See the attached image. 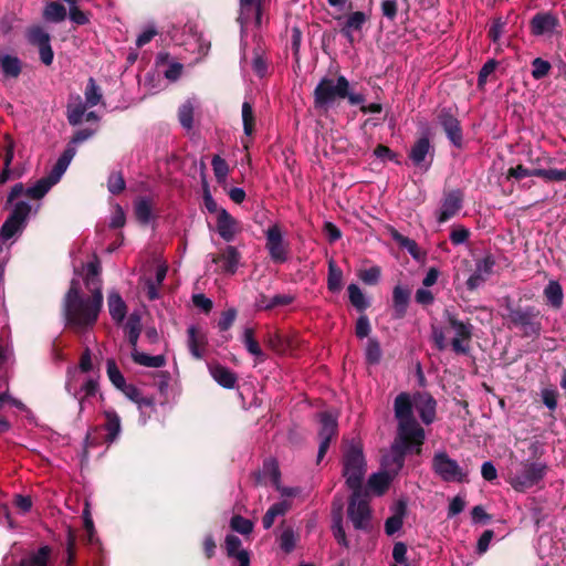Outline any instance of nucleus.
I'll return each instance as SVG.
<instances>
[{
  "label": "nucleus",
  "mask_w": 566,
  "mask_h": 566,
  "mask_svg": "<svg viewBox=\"0 0 566 566\" xmlns=\"http://www.w3.org/2000/svg\"><path fill=\"white\" fill-rule=\"evenodd\" d=\"M395 418L398 421L397 439L391 446L392 473L397 474L405 464L406 453L416 447V453H420V447L424 441V430L413 416V405L408 392H400L394 401Z\"/></svg>",
  "instance_id": "f257e3e1"
},
{
  "label": "nucleus",
  "mask_w": 566,
  "mask_h": 566,
  "mask_svg": "<svg viewBox=\"0 0 566 566\" xmlns=\"http://www.w3.org/2000/svg\"><path fill=\"white\" fill-rule=\"evenodd\" d=\"M103 307V292H91V296L84 297L77 279H72L70 287L62 302L65 324L76 333L92 328Z\"/></svg>",
  "instance_id": "f03ea898"
},
{
  "label": "nucleus",
  "mask_w": 566,
  "mask_h": 566,
  "mask_svg": "<svg viewBox=\"0 0 566 566\" xmlns=\"http://www.w3.org/2000/svg\"><path fill=\"white\" fill-rule=\"evenodd\" d=\"M501 306L505 310L503 318L509 327L518 328L524 337H538L542 332L541 310L535 305L525 304L520 298L514 301L511 296L502 297Z\"/></svg>",
  "instance_id": "7ed1b4c3"
},
{
  "label": "nucleus",
  "mask_w": 566,
  "mask_h": 566,
  "mask_svg": "<svg viewBox=\"0 0 566 566\" xmlns=\"http://www.w3.org/2000/svg\"><path fill=\"white\" fill-rule=\"evenodd\" d=\"M548 472V465L539 460L530 459L518 462L511 468L507 474V482L517 492H526L538 485Z\"/></svg>",
  "instance_id": "20e7f679"
},
{
  "label": "nucleus",
  "mask_w": 566,
  "mask_h": 566,
  "mask_svg": "<svg viewBox=\"0 0 566 566\" xmlns=\"http://www.w3.org/2000/svg\"><path fill=\"white\" fill-rule=\"evenodd\" d=\"M346 88H349V81L344 75L336 80L324 76L313 91V106L321 113L328 112L337 101L345 99Z\"/></svg>",
  "instance_id": "39448f33"
},
{
  "label": "nucleus",
  "mask_w": 566,
  "mask_h": 566,
  "mask_svg": "<svg viewBox=\"0 0 566 566\" xmlns=\"http://www.w3.org/2000/svg\"><path fill=\"white\" fill-rule=\"evenodd\" d=\"M75 154V148L67 146L54 164L50 174L39 179L32 187L27 188L25 196L33 200L42 199L49 190L60 181Z\"/></svg>",
  "instance_id": "423d86ee"
},
{
  "label": "nucleus",
  "mask_w": 566,
  "mask_h": 566,
  "mask_svg": "<svg viewBox=\"0 0 566 566\" xmlns=\"http://www.w3.org/2000/svg\"><path fill=\"white\" fill-rule=\"evenodd\" d=\"M366 461L359 444H350L343 455V476L348 489H364Z\"/></svg>",
  "instance_id": "0eeeda50"
},
{
  "label": "nucleus",
  "mask_w": 566,
  "mask_h": 566,
  "mask_svg": "<svg viewBox=\"0 0 566 566\" xmlns=\"http://www.w3.org/2000/svg\"><path fill=\"white\" fill-rule=\"evenodd\" d=\"M347 516L356 530H367L371 516L368 494L364 489H350Z\"/></svg>",
  "instance_id": "6e6552de"
},
{
  "label": "nucleus",
  "mask_w": 566,
  "mask_h": 566,
  "mask_svg": "<svg viewBox=\"0 0 566 566\" xmlns=\"http://www.w3.org/2000/svg\"><path fill=\"white\" fill-rule=\"evenodd\" d=\"M31 212V206L25 201H18L3 224L0 228V244L22 233L27 227L28 218ZM2 245H0V252Z\"/></svg>",
  "instance_id": "1a4fd4ad"
},
{
  "label": "nucleus",
  "mask_w": 566,
  "mask_h": 566,
  "mask_svg": "<svg viewBox=\"0 0 566 566\" xmlns=\"http://www.w3.org/2000/svg\"><path fill=\"white\" fill-rule=\"evenodd\" d=\"M457 113V108L442 107L437 114V122L450 144L458 149H462L464 147L463 129Z\"/></svg>",
  "instance_id": "9d476101"
},
{
  "label": "nucleus",
  "mask_w": 566,
  "mask_h": 566,
  "mask_svg": "<svg viewBox=\"0 0 566 566\" xmlns=\"http://www.w3.org/2000/svg\"><path fill=\"white\" fill-rule=\"evenodd\" d=\"M432 470L444 482H468V473L444 451L434 453Z\"/></svg>",
  "instance_id": "9b49d317"
},
{
  "label": "nucleus",
  "mask_w": 566,
  "mask_h": 566,
  "mask_svg": "<svg viewBox=\"0 0 566 566\" xmlns=\"http://www.w3.org/2000/svg\"><path fill=\"white\" fill-rule=\"evenodd\" d=\"M449 326L454 331L455 336L451 340L452 350L455 354L467 355L470 352V342L473 336V325L468 321L463 322L457 315L446 312Z\"/></svg>",
  "instance_id": "f8f14e48"
},
{
  "label": "nucleus",
  "mask_w": 566,
  "mask_h": 566,
  "mask_svg": "<svg viewBox=\"0 0 566 566\" xmlns=\"http://www.w3.org/2000/svg\"><path fill=\"white\" fill-rule=\"evenodd\" d=\"M265 249L271 260L276 264L285 263L289 259V244L284 242L279 224L269 227L265 231Z\"/></svg>",
  "instance_id": "ddd939ff"
},
{
  "label": "nucleus",
  "mask_w": 566,
  "mask_h": 566,
  "mask_svg": "<svg viewBox=\"0 0 566 566\" xmlns=\"http://www.w3.org/2000/svg\"><path fill=\"white\" fill-rule=\"evenodd\" d=\"M211 261L219 265V272L233 275L241 261V253L233 245H227L219 253L211 254Z\"/></svg>",
  "instance_id": "4468645a"
},
{
  "label": "nucleus",
  "mask_w": 566,
  "mask_h": 566,
  "mask_svg": "<svg viewBox=\"0 0 566 566\" xmlns=\"http://www.w3.org/2000/svg\"><path fill=\"white\" fill-rule=\"evenodd\" d=\"M495 260L492 255H486L476 261L475 271L468 277L465 286L470 292L476 291L482 286L488 277L493 273Z\"/></svg>",
  "instance_id": "2eb2a0df"
},
{
  "label": "nucleus",
  "mask_w": 566,
  "mask_h": 566,
  "mask_svg": "<svg viewBox=\"0 0 566 566\" xmlns=\"http://www.w3.org/2000/svg\"><path fill=\"white\" fill-rule=\"evenodd\" d=\"M464 195L460 189H453L444 193L441 209L438 214V222L444 223L453 218L463 207Z\"/></svg>",
  "instance_id": "dca6fc26"
},
{
  "label": "nucleus",
  "mask_w": 566,
  "mask_h": 566,
  "mask_svg": "<svg viewBox=\"0 0 566 566\" xmlns=\"http://www.w3.org/2000/svg\"><path fill=\"white\" fill-rule=\"evenodd\" d=\"M558 25L559 20L552 12H537L530 20V30L535 36L552 34Z\"/></svg>",
  "instance_id": "f3484780"
},
{
  "label": "nucleus",
  "mask_w": 566,
  "mask_h": 566,
  "mask_svg": "<svg viewBox=\"0 0 566 566\" xmlns=\"http://www.w3.org/2000/svg\"><path fill=\"white\" fill-rule=\"evenodd\" d=\"M368 20V13L364 11H353L346 15L339 32L350 44H353L355 41L354 32H360Z\"/></svg>",
  "instance_id": "a211bd4d"
},
{
  "label": "nucleus",
  "mask_w": 566,
  "mask_h": 566,
  "mask_svg": "<svg viewBox=\"0 0 566 566\" xmlns=\"http://www.w3.org/2000/svg\"><path fill=\"white\" fill-rule=\"evenodd\" d=\"M415 407L423 423L430 424L434 421L437 401L429 392H418L415 396Z\"/></svg>",
  "instance_id": "6ab92c4d"
},
{
  "label": "nucleus",
  "mask_w": 566,
  "mask_h": 566,
  "mask_svg": "<svg viewBox=\"0 0 566 566\" xmlns=\"http://www.w3.org/2000/svg\"><path fill=\"white\" fill-rule=\"evenodd\" d=\"M217 231L227 242L232 241L239 231L238 221L226 209L218 211Z\"/></svg>",
  "instance_id": "aec40b11"
},
{
  "label": "nucleus",
  "mask_w": 566,
  "mask_h": 566,
  "mask_svg": "<svg viewBox=\"0 0 566 566\" xmlns=\"http://www.w3.org/2000/svg\"><path fill=\"white\" fill-rule=\"evenodd\" d=\"M407 515V502L406 500H398L392 507V515L389 516L385 522V533L388 536H392L403 525V518Z\"/></svg>",
  "instance_id": "412c9836"
},
{
  "label": "nucleus",
  "mask_w": 566,
  "mask_h": 566,
  "mask_svg": "<svg viewBox=\"0 0 566 566\" xmlns=\"http://www.w3.org/2000/svg\"><path fill=\"white\" fill-rule=\"evenodd\" d=\"M209 371L214 381H217L221 387L233 389L237 386L238 376L230 368L216 363L209 365Z\"/></svg>",
  "instance_id": "4be33fe9"
},
{
  "label": "nucleus",
  "mask_w": 566,
  "mask_h": 566,
  "mask_svg": "<svg viewBox=\"0 0 566 566\" xmlns=\"http://www.w3.org/2000/svg\"><path fill=\"white\" fill-rule=\"evenodd\" d=\"M295 301L292 294H276L272 297L261 293L255 300V307L259 311H272L276 307L287 306Z\"/></svg>",
  "instance_id": "5701e85b"
},
{
  "label": "nucleus",
  "mask_w": 566,
  "mask_h": 566,
  "mask_svg": "<svg viewBox=\"0 0 566 566\" xmlns=\"http://www.w3.org/2000/svg\"><path fill=\"white\" fill-rule=\"evenodd\" d=\"M332 532L336 542L344 546L345 548L349 547V542L347 541L346 533L343 526V504L333 502V512H332Z\"/></svg>",
  "instance_id": "b1692460"
},
{
  "label": "nucleus",
  "mask_w": 566,
  "mask_h": 566,
  "mask_svg": "<svg viewBox=\"0 0 566 566\" xmlns=\"http://www.w3.org/2000/svg\"><path fill=\"white\" fill-rule=\"evenodd\" d=\"M431 148L430 140L427 136L420 137L411 147L409 151V158L416 167L428 169L430 166L426 164V157Z\"/></svg>",
  "instance_id": "393cba45"
},
{
  "label": "nucleus",
  "mask_w": 566,
  "mask_h": 566,
  "mask_svg": "<svg viewBox=\"0 0 566 566\" xmlns=\"http://www.w3.org/2000/svg\"><path fill=\"white\" fill-rule=\"evenodd\" d=\"M410 302V291L400 285H396L392 291L394 318H403Z\"/></svg>",
  "instance_id": "a878e982"
},
{
  "label": "nucleus",
  "mask_w": 566,
  "mask_h": 566,
  "mask_svg": "<svg viewBox=\"0 0 566 566\" xmlns=\"http://www.w3.org/2000/svg\"><path fill=\"white\" fill-rule=\"evenodd\" d=\"M188 347L191 355L196 359L203 357V350L208 344L207 336L201 333L195 325H191L188 329Z\"/></svg>",
  "instance_id": "bb28decb"
},
{
  "label": "nucleus",
  "mask_w": 566,
  "mask_h": 566,
  "mask_svg": "<svg viewBox=\"0 0 566 566\" xmlns=\"http://www.w3.org/2000/svg\"><path fill=\"white\" fill-rule=\"evenodd\" d=\"M321 428L318 431L319 440L331 441L338 434V423L336 417L331 412L324 411L319 413Z\"/></svg>",
  "instance_id": "cd10ccee"
},
{
  "label": "nucleus",
  "mask_w": 566,
  "mask_h": 566,
  "mask_svg": "<svg viewBox=\"0 0 566 566\" xmlns=\"http://www.w3.org/2000/svg\"><path fill=\"white\" fill-rule=\"evenodd\" d=\"M105 417L104 429L106 430L105 442L111 444L117 440L122 431L120 418L118 413L113 410H105L103 412Z\"/></svg>",
  "instance_id": "c85d7f7f"
},
{
  "label": "nucleus",
  "mask_w": 566,
  "mask_h": 566,
  "mask_svg": "<svg viewBox=\"0 0 566 566\" xmlns=\"http://www.w3.org/2000/svg\"><path fill=\"white\" fill-rule=\"evenodd\" d=\"M101 271V262L97 258L86 264L84 283L90 292L96 293V291H102Z\"/></svg>",
  "instance_id": "c756f323"
},
{
  "label": "nucleus",
  "mask_w": 566,
  "mask_h": 566,
  "mask_svg": "<svg viewBox=\"0 0 566 566\" xmlns=\"http://www.w3.org/2000/svg\"><path fill=\"white\" fill-rule=\"evenodd\" d=\"M109 315L117 324L122 323L127 314V306L117 291H112L107 297Z\"/></svg>",
  "instance_id": "7c9ffc66"
},
{
  "label": "nucleus",
  "mask_w": 566,
  "mask_h": 566,
  "mask_svg": "<svg viewBox=\"0 0 566 566\" xmlns=\"http://www.w3.org/2000/svg\"><path fill=\"white\" fill-rule=\"evenodd\" d=\"M0 70L6 77L17 78L22 72V62L18 56L0 52Z\"/></svg>",
  "instance_id": "2f4dec72"
},
{
  "label": "nucleus",
  "mask_w": 566,
  "mask_h": 566,
  "mask_svg": "<svg viewBox=\"0 0 566 566\" xmlns=\"http://www.w3.org/2000/svg\"><path fill=\"white\" fill-rule=\"evenodd\" d=\"M391 480L392 475L387 471L373 473L367 481V486L376 495H382L389 489Z\"/></svg>",
  "instance_id": "473e14b6"
},
{
  "label": "nucleus",
  "mask_w": 566,
  "mask_h": 566,
  "mask_svg": "<svg viewBox=\"0 0 566 566\" xmlns=\"http://www.w3.org/2000/svg\"><path fill=\"white\" fill-rule=\"evenodd\" d=\"M291 505L287 501H280L272 504L262 517V525L265 530L273 526L277 516H283L290 510Z\"/></svg>",
  "instance_id": "72a5a7b5"
},
{
  "label": "nucleus",
  "mask_w": 566,
  "mask_h": 566,
  "mask_svg": "<svg viewBox=\"0 0 566 566\" xmlns=\"http://www.w3.org/2000/svg\"><path fill=\"white\" fill-rule=\"evenodd\" d=\"M544 296L553 308L559 310L563 305L564 293L562 285L557 281H549L544 289Z\"/></svg>",
  "instance_id": "f704fd0d"
},
{
  "label": "nucleus",
  "mask_w": 566,
  "mask_h": 566,
  "mask_svg": "<svg viewBox=\"0 0 566 566\" xmlns=\"http://www.w3.org/2000/svg\"><path fill=\"white\" fill-rule=\"evenodd\" d=\"M125 332L129 345L133 350L137 348V342L142 332L140 316L136 313H132L125 325Z\"/></svg>",
  "instance_id": "c9c22d12"
},
{
  "label": "nucleus",
  "mask_w": 566,
  "mask_h": 566,
  "mask_svg": "<svg viewBox=\"0 0 566 566\" xmlns=\"http://www.w3.org/2000/svg\"><path fill=\"white\" fill-rule=\"evenodd\" d=\"M132 359L137 365L153 368H159L166 364V358L164 355L150 356L148 354L138 352L137 348L132 350Z\"/></svg>",
  "instance_id": "e433bc0d"
},
{
  "label": "nucleus",
  "mask_w": 566,
  "mask_h": 566,
  "mask_svg": "<svg viewBox=\"0 0 566 566\" xmlns=\"http://www.w3.org/2000/svg\"><path fill=\"white\" fill-rule=\"evenodd\" d=\"M52 549L45 545L40 547L36 552L31 553L21 562L22 566H48Z\"/></svg>",
  "instance_id": "4c0bfd02"
},
{
  "label": "nucleus",
  "mask_w": 566,
  "mask_h": 566,
  "mask_svg": "<svg viewBox=\"0 0 566 566\" xmlns=\"http://www.w3.org/2000/svg\"><path fill=\"white\" fill-rule=\"evenodd\" d=\"M343 287V271L337 266L334 260L328 262L327 289L332 293H337Z\"/></svg>",
  "instance_id": "58836bf2"
},
{
  "label": "nucleus",
  "mask_w": 566,
  "mask_h": 566,
  "mask_svg": "<svg viewBox=\"0 0 566 566\" xmlns=\"http://www.w3.org/2000/svg\"><path fill=\"white\" fill-rule=\"evenodd\" d=\"M66 15L65 7L56 1L49 2L43 10V19L53 23L64 21Z\"/></svg>",
  "instance_id": "ea45409f"
},
{
  "label": "nucleus",
  "mask_w": 566,
  "mask_h": 566,
  "mask_svg": "<svg viewBox=\"0 0 566 566\" xmlns=\"http://www.w3.org/2000/svg\"><path fill=\"white\" fill-rule=\"evenodd\" d=\"M348 298L350 304L360 313H364L369 306L370 302L366 298L360 287L357 284H349L347 287Z\"/></svg>",
  "instance_id": "a19ab883"
},
{
  "label": "nucleus",
  "mask_w": 566,
  "mask_h": 566,
  "mask_svg": "<svg viewBox=\"0 0 566 566\" xmlns=\"http://www.w3.org/2000/svg\"><path fill=\"white\" fill-rule=\"evenodd\" d=\"M134 212L137 221L148 224L153 217V205L147 198H139L134 205Z\"/></svg>",
  "instance_id": "79ce46f5"
},
{
  "label": "nucleus",
  "mask_w": 566,
  "mask_h": 566,
  "mask_svg": "<svg viewBox=\"0 0 566 566\" xmlns=\"http://www.w3.org/2000/svg\"><path fill=\"white\" fill-rule=\"evenodd\" d=\"M242 342L247 348V350L260 359V361H263L265 359V355L263 350L261 349L260 344L254 337V329L251 327H247L243 332Z\"/></svg>",
  "instance_id": "37998d69"
},
{
  "label": "nucleus",
  "mask_w": 566,
  "mask_h": 566,
  "mask_svg": "<svg viewBox=\"0 0 566 566\" xmlns=\"http://www.w3.org/2000/svg\"><path fill=\"white\" fill-rule=\"evenodd\" d=\"M28 42L36 48L45 45L51 42L50 34L39 25L32 27L27 31Z\"/></svg>",
  "instance_id": "c03bdc74"
},
{
  "label": "nucleus",
  "mask_w": 566,
  "mask_h": 566,
  "mask_svg": "<svg viewBox=\"0 0 566 566\" xmlns=\"http://www.w3.org/2000/svg\"><path fill=\"white\" fill-rule=\"evenodd\" d=\"M391 238L400 248L406 249L415 259L419 258V248L415 240L405 237L396 229H392Z\"/></svg>",
  "instance_id": "a18cd8bd"
},
{
  "label": "nucleus",
  "mask_w": 566,
  "mask_h": 566,
  "mask_svg": "<svg viewBox=\"0 0 566 566\" xmlns=\"http://www.w3.org/2000/svg\"><path fill=\"white\" fill-rule=\"evenodd\" d=\"M242 122L244 134L252 136L255 130V116L251 103L247 101L242 104Z\"/></svg>",
  "instance_id": "49530a36"
},
{
  "label": "nucleus",
  "mask_w": 566,
  "mask_h": 566,
  "mask_svg": "<svg viewBox=\"0 0 566 566\" xmlns=\"http://www.w3.org/2000/svg\"><path fill=\"white\" fill-rule=\"evenodd\" d=\"M85 101L87 106L94 107L102 101V93L99 86L93 77H90L85 87Z\"/></svg>",
  "instance_id": "de8ad7c7"
},
{
  "label": "nucleus",
  "mask_w": 566,
  "mask_h": 566,
  "mask_svg": "<svg viewBox=\"0 0 566 566\" xmlns=\"http://www.w3.org/2000/svg\"><path fill=\"white\" fill-rule=\"evenodd\" d=\"M230 527L241 535H249L252 533L254 524L251 520L235 514L230 520Z\"/></svg>",
  "instance_id": "09e8293b"
},
{
  "label": "nucleus",
  "mask_w": 566,
  "mask_h": 566,
  "mask_svg": "<svg viewBox=\"0 0 566 566\" xmlns=\"http://www.w3.org/2000/svg\"><path fill=\"white\" fill-rule=\"evenodd\" d=\"M381 347L380 343L376 338H369L367 342L365 358L367 364L377 365L381 359Z\"/></svg>",
  "instance_id": "8fccbe9b"
},
{
  "label": "nucleus",
  "mask_w": 566,
  "mask_h": 566,
  "mask_svg": "<svg viewBox=\"0 0 566 566\" xmlns=\"http://www.w3.org/2000/svg\"><path fill=\"white\" fill-rule=\"evenodd\" d=\"M106 373L109 381L113 384L115 388L119 390L123 386H125V377L123 376L122 371L117 367L116 361L114 359H107Z\"/></svg>",
  "instance_id": "3c124183"
},
{
  "label": "nucleus",
  "mask_w": 566,
  "mask_h": 566,
  "mask_svg": "<svg viewBox=\"0 0 566 566\" xmlns=\"http://www.w3.org/2000/svg\"><path fill=\"white\" fill-rule=\"evenodd\" d=\"M558 397V390L553 386L545 387L541 390L542 402L551 411H555L557 409Z\"/></svg>",
  "instance_id": "603ef678"
},
{
  "label": "nucleus",
  "mask_w": 566,
  "mask_h": 566,
  "mask_svg": "<svg viewBox=\"0 0 566 566\" xmlns=\"http://www.w3.org/2000/svg\"><path fill=\"white\" fill-rule=\"evenodd\" d=\"M126 188V181L122 171H113L107 179V189L112 195H119Z\"/></svg>",
  "instance_id": "864d4df0"
},
{
  "label": "nucleus",
  "mask_w": 566,
  "mask_h": 566,
  "mask_svg": "<svg viewBox=\"0 0 566 566\" xmlns=\"http://www.w3.org/2000/svg\"><path fill=\"white\" fill-rule=\"evenodd\" d=\"M178 118L182 127L191 129L193 125V106L190 102L184 103L178 109Z\"/></svg>",
  "instance_id": "5fc2aeb1"
},
{
  "label": "nucleus",
  "mask_w": 566,
  "mask_h": 566,
  "mask_svg": "<svg viewBox=\"0 0 566 566\" xmlns=\"http://www.w3.org/2000/svg\"><path fill=\"white\" fill-rule=\"evenodd\" d=\"M552 65L548 61L542 57H536L532 61V76L534 80H542L549 74Z\"/></svg>",
  "instance_id": "6e6d98bb"
},
{
  "label": "nucleus",
  "mask_w": 566,
  "mask_h": 566,
  "mask_svg": "<svg viewBox=\"0 0 566 566\" xmlns=\"http://www.w3.org/2000/svg\"><path fill=\"white\" fill-rule=\"evenodd\" d=\"M211 166L217 181H224L229 174V165L227 164V161L219 155H214L211 160Z\"/></svg>",
  "instance_id": "4d7b16f0"
},
{
  "label": "nucleus",
  "mask_w": 566,
  "mask_h": 566,
  "mask_svg": "<svg viewBox=\"0 0 566 566\" xmlns=\"http://www.w3.org/2000/svg\"><path fill=\"white\" fill-rule=\"evenodd\" d=\"M536 177L543 178L546 181H566V170L537 168Z\"/></svg>",
  "instance_id": "13d9d810"
},
{
  "label": "nucleus",
  "mask_w": 566,
  "mask_h": 566,
  "mask_svg": "<svg viewBox=\"0 0 566 566\" xmlns=\"http://www.w3.org/2000/svg\"><path fill=\"white\" fill-rule=\"evenodd\" d=\"M15 143L10 135L4 136V145L0 157L3 159V167L11 168V164L14 157Z\"/></svg>",
  "instance_id": "bf43d9fd"
},
{
  "label": "nucleus",
  "mask_w": 566,
  "mask_h": 566,
  "mask_svg": "<svg viewBox=\"0 0 566 566\" xmlns=\"http://www.w3.org/2000/svg\"><path fill=\"white\" fill-rule=\"evenodd\" d=\"M238 316V311L234 307H230L221 313V316L218 321V328L220 332H226L231 328L235 318Z\"/></svg>",
  "instance_id": "052dcab7"
},
{
  "label": "nucleus",
  "mask_w": 566,
  "mask_h": 566,
  "mask_svg": "<svg viewBox=\"0 0 566 566\" xmlns=\"http://www.w3.org/2000/svg\"><path fill=\"white\" fill-rule=\"evenodd\" d=\"M380 268L371 266L369 269L360 270L358 277L367 285H376L380 279Z\"/></svg>",
  "instance_id": "680f3d73"
},
{
  "label": "nucleus",
  "mask_w": 566,
  "mask_h": 566,
  "mask_svg": "<svg viewBox=\"0 0 566 566\" xmlns=\"http://www.w3.org/2000/svg\"><path fill=\"white\" fill-rule=\"evenodd\" d=\"M280 547L287 554L295 548V535L292 527H287L282 532L280 536Z\"/></svg>",
  "instance_id": "e2e57ef3"
},
{
  "label": "nucleus",
  "mask_w": 566,
  "mask_h": 566,
  "mask_svg": "<svg viewBox=\"0 0 566 566\" xmlns=\"http://www.w3.org/2000/svg\"><path fill=\"white\" fill-rule=\"evenodd\" d=\"M497 61L494 59L488 60L478 74V86H483L488 82V77L495 71Z\"/></svg>",
  "instance_id": "0e129e2a"
},
{
  "label": "nucleus",
  "mask_w": 566,
  "mask_h": 566,
  "mask_svg": "<svg viewBox=\"0 0 566 566\" xmlns=\"http://www.w3.org/2000/svg\"><path fill=\"white\" fill-rule=\"evenodd\" d=\"M66 553H67V560H66L65 566H74L75 556H76V536L71 528L67 531V536H66Z\"/></svg>",
  "instance_id": "69168bd1"
},
{
  "label": "nucleus",
  "mask_w": 566,
  "mask_h": 566,
  "mask_svg": "<svg viewBox=\"0 0 566 566\" xmlns=\"http://www.w3.org/2000/svg\"><path fill=\"white\" fill-rule=\"evenodd\" d=\"M371 332L369 318L366 314H361L355 325V334L358 338L363 339L367 337Z\"/></svg>",
  "instance_id": "338daca9"
},
{
  "label": "nucleus",
  "mask_w": 566,
  "mask_h": 566,
  "mask_svg": "<svg viewBox=\"0 0 566 566\" xmlns=\"http://www.w3.org/2000/svg\"><path fill=\"white\" fill-rule=\"evenodd\" d=\"M506 25V21L503 20L501 17L495 18L492 22V25L489 29L488 36L491 39L492 42L496 43Z\"/></svg>",
  "instance_id": "774afa93"
}]
</instances>
